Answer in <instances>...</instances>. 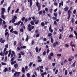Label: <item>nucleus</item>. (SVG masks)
Wrapping results in <instances>:
<instances>
[{
	"label": "nucleus",
	"instance_id": "obj_54",
	"mask_svg": "<svg viewBox=\"0 0 77 77\" xmlns=\"http://www.w3.org/2000/svg\"><path fill=\"white\" fill-rule=\"evenodd\" d=\"M52 35V34L51 33H50L49 34H48V37H50Z\"/></svg>",
	"mask_w": 77,
	"mask_h": 77
},
{
	"label": "nucleus",
	"instance_id": "obj_22",
	"mask_svg": "<svg viewBox=\"0 0 77 77\" xmlns=\"http://www.w3.org/2000/svg\"><path fill=\"white\" fill-rule=\"evenodd\" d=\"M26 48V46H23V47L21 46L20 47V48H21L22 49V48H23V49H24L25 48Z\"/></svg>",
	"mask_w": 77,
	"mask_h": 77
},
{
	"label": "nucleus",
	"instance_id": "obj_13",
	"mask_svg": "<svg viewBox=\"0 0 77 77\" xmlns=\"http://www.w3.org/2000/svg\"><path fill=\"white\" fill-rule=\"evenodd\" d=\"M75 21L74 20V18H72L71 20V22L72 24H73V23H74V22Z\"/></svg>",
	"mask_w": 77,
	"mask_h": 77
},
{
	"label": "nucleus",
	"instance_id": "obj_37",
	"mask_svg": "<svg viewBox=\"0 0 77 77\" xmlns=\"http://www.w3.org/2000/svg\"><path fill=\"white\" fill-rule=\"evenodd\" d=\"M54 15L55 17H57V14H56L55 13L54 14Z\"/></svg>",
	"mask_w": 77,
	"mask_h": 77
},
{
	"label": "nucleus",
	"instance_id": "obj_1",
	"mask_svg": "<svg viewBox=\"0 0 77 77\" xmlns=\"http://www.w3.org/2000/svg\"><path fill=\"white\" fill-rule=\"evenodd\" d=\"M34 27V26H32L30 24H29L28 25V30H29V32H31L32 31V29H33Z\"/></svg>",
	"mask_w": 77,
	"mask_h": 77
},
{
	"label": "nucleus",
	"instance_id": "obj_52",
	"mask_svg": "<svg viewBox=\"0 0 77 77\" xmlns=\"http://www.w3.org/2000/svg\"><path fill=\"white\" fill-rule=\"evenodd\" d=\"M61 38H62V34H60V37L59 38L60 39H61Z\"/></svg>",
	"mask_w": 77,
	"mask_h": 77
},
{
	"label": "nucleus",
	"instance_id": "obj_50",
	"mask_svg": "<svg viewBox=\"0 0 77 77\" xmlns=\"http://www.w3.org/2000/svg\"><path fill=\"white\" fill-rule=\"evenodd\" d=\"M6 6H7V3H5L3 5V7H5Z\"/></svg>",
	"mask_w": 77,
	"mask_h": 77
},
{
	"label": "nucleus",
	"instance_id": "obj_43",
	"mask_svg": "<svg viewBox=\"0 0 77 77\" xmlns=\"http://www.w3.org/2000/svg\"><path fill=\"white\" fill-rule=\"evenodd\" d=\"M17 18V17L16 16H14V18H13V19L14 20H16Z\"/></svg>",
	"mask_w": 77,
	"mask_h": 77
},
{
	"label": "nucleus",
	"instance_id": "obj_17",
	"mask_svg": "<svg viewBox=\"0 0 77 77\" xmlns=\"http://www.w3.org/2000/svg\"><path fill=\"white\" fill-rule=\"evenodd\" d=\"M4 71L5 72H6V71H8L9 70L8 69V68L6 67L5 68Z\"/></svg>",
	"mask_w": 77,
	"mask_h": 77
},
{
	"label": "nucleus",
	"instance_id": "obj_59",
	"mask_svg": "<svg viewBox=\"0 0 77 77\" xmlns=\"http://www.w3.org/2000/svg\"><path fill=\"white\" fill-rule=\"evenodd\" d=\"M5 47H6V48H8V44H7L5 46Z\"/></svg>",
	"mask_w": 77,
	"mask_h": 77
},
{
	"label": "nucleus",
	"instance_id": "obj_19",
	"mask_svg": "<svg viewBox=\"0 0 77 77\" xmlns=\"http://www.w3.org/2000/svg\"><path fill=\"white\" fill-rule=\"evenodd\" d=\"M29 40V36L28 35H26V41H28Z\"/></svg>",
	"mask_w": 77,
	"mask_h": 77
},
{
	"label": "nucleus",
	"instance_id": "obj_57",
	"mask_svg": "<svg viewBox=\"0 0 77 77\" xmlns=\"http://www.w3.org/2000/svg\"><path fill=\"white\" fill-rule=\"evenodd\" d=\"M54 55V54H53V53H51V54H50V56H53Z\"/></svg>",
	"mask_w": 77,
	"mask_h": 77
},
{
	"label": "nucleus",
	"instance_id": "obj_61",
	"mask_svg": "<svg viewBox=\"0 0 77 77\" xmlns=\"http://www.w3.org/2000/svg\"><path fill=\"white\" fill-rule=\"evenodd\" d=\"M17 72V76H19L20 75V72Z\"/></svg>",
	"mask_w": 77,
	"mask_h": 77
},
{
	"label": "nucleus",
	"instance_id": "obj_11",
	"mask_svg": "<svg viewBox=\"0 0 77 77\" xmlns=\"http://www.w3.org/2000/svg\"><path fill=\"white\" fill-rule=\"evenodd\" d=\"M71 13H68V15L69 16L67 17V19L68 20H69V18H70V17H71Z\"/></svg>",
	"mask_w": 77,
	"mask_h": 77
},
{
	"label": "nucleus",
	"instance_id": "obj_36",
	"mask_svg": "<svg viewBox=\"0 0 77 77\" xmlns=\"http://www.w3.org/2000/svg\"><path fill=\"white\" fill-rule=\"evenodd\" d=\"M18 55H19V56L18 57V58L19 59H20V58H21V55L19 53Z\"/></svg>",
	"mask_w": 77,
	"mask_h": 77
},
{
	"label": "nucleus",
	"instance_id": "obj_21",
	"mask_svg": "<svg viewBox=\"0 0 77 77\" xmlns=\"http://www.w3.org/2000/svg\"><path fill=\"white\" fill-rule=\"evenodd\" d=\"M22 72H23V73H24V72H25V69H24V68L22 67Z\"/></svg>",
	"mask_w": 77,
	"mask_h": 77
},
{
	"label": "nucleus",
	"instance_id": "obj_39",
	"mask_svg": "<svg viewBox=\"0 0 77 77\" xmlns=\"http://www.w3.org/2000/svg\"><path fill=\"white\" fill-rule=\"evenodd\" d=\"M67 73H68V71H67V70H66L65 71V75H67Z\"/></svg>",
	"mask_w": 77,
	"mask_h": 77
},
{
	"label": "nucleus",
	"instance_id": "obj_20",
	"mask_svg": "<svg viewBox=\"0 0 77 77\" xmlns=\"http://www.w3.org/2000/svg\"><path fill=\"white\" fill-rule=\"evenodd\" d=\"M15 21V20L13 18L11 20V22L12 23H14Z\"/></svg>",
	"mask_w": 77,
	"mask_h": 77
},
{
	"label": "nucleus",
	"instance_id": "obj_5",
	"mask_svg": "<svg viewBox=\"0 0 77 77\" xmlns=\"http://www.w3.org/2000/svg\"><path fill=\"white\" fill-rule=\"evenodd\" d=\"M69 9V7L67 6H66L65 8H64V11L65 12H67Z\"/></svg>",
	"mask_w": 77,
	"mask_h": 77
},
{
	"label": "nucleus",
	"instance_id": "obj_58",
	"mask_svg": "<svg viewBox=\"0 0 77 77\" xmlns=\"http://www.w3.org/2000/svg\"><path fill=\"white\" fill-rule=\"evenodd\" d=\"M25 17H23L22 18V21H24V20H25Z\"/></svg>",
	"mask_w": 77,
	"mask_h": 77
},
{
	"label": "nucleus",
	"instance_id": "obj_41",
	"mask_svg": "<svg viewBox=\"0 0 77 77\" xmlns=\"http://www.w3.org/2000/svg\"><path fill=\"white\" fill-rule=\"evenodd\" d=\"M76 13V10L75 9H74L73 11V14H75Z\"/></svg>",
	"mask_w": 77,
	"mask_h": 77
},
{
	"label": "nucleus",
	"instance_id": "obj_23",
	"mask_svg": "<svg viewBox=\"0 0 77 77\" xmlns=\"http://www.w3.org/2000/svg\"><path fill=\"white\" fill-rule=\"evenodd\" d=\"M48 59H49V60H51V56L50 55H49L48 56Z\"/></svg>",
	"mask_w": 77,
	"mask_h": 77
},
{
	"label": "nucleus",
	"instance_id": "obj_44",
	"mask_svg": "<svg viewBox=\"0 0 77 77\" xmlns=\"http://www.w3.org/2000/svg\"><path fill=\"white\" fill-rule=\"evenodd\" d=\"M30 74L29 73H28L27 74V77H30Z\"/></svg>",
	"mask_w": 77,
	"mask_h": 77
},
{
	"label": "nucleus",
	"instance_id": "obj_15",
	"mask_svg": "<svg viewBox=\"0 0 77 77\" xmlns=\"http://www.w3.org/2000/svg\"><path fill=\"white\" fill-rule=\"evenodd\" d=\"M12 33H14L15 35H18V32L16 31H13L12 32Z\"/></svg>",
	"mask_w": 77,
	"mask_h": 77
},
{
	"label": "nucleus",
	"instance_id": "obj_40",
	"mask_svg": "<svg viewBox=\"0 0 77 77\" xmlns=\"http://www.w3.org/2000/svg\"><path fill=\"white\" fill-rule=\"evenodd\" d=\"M21 23V21L18 22L17 23V26H19V25Z\"/></svg>",
	"mask_w": 77,
	"mask_h": 77
},
{
	"label": "nucleus",
	"instance_id": "obj_47",
	"mask_svg": "<svg viewBox=\"0 0 77 77\" xmlns=\"http://www.w3.org/2000/svg\"><path fill=\"white\" fill-rule=\"evenodd\" d=\"M39 36H40V34H37L36 35V37L38 38V37H39Z\"/></svg>",
	"mask_w": 77,
	"mask_h": 77
},
{
	"label": "nucleus",
	"instance_id": "obj_53",
	"mask_svg": "<svg viewBox=\"0 0 77 77\" xmlns=\"http://www.w3.org/2000/svg\"><path fill=\"white\" fill-rule=\"evenodd\" d=\"M46 54V52L45 51H44L43 53V56H44V55H45Z\"/></svg>",
	"mask_w": 77,
	"mask_h": 77
},
{
	"label": "nucleus",
	"instance_id": "obj_35",
	"mask_svg": "<svg viewBox=\"0 0 77 77\" xmlns=\"http://www.w3.org/2000/svg\"><path fill=\"white\" fill-rule=\"evenodd\" d=\"M57 18V17H52V19L53 20H56Z\"/></svg>",
	"mask_w": 77,
	"mask_h": 77
},
{
	"label": "nucleus",
	"instance_id": "obj_31",
	"mask_svg": "<svg viewBox=\"0 0 77 77\" xmlns=\"http://www.w3.org/2000/svg\"><path fill=\"white\" fill-rule=\"evenodd\" d=\"M32 64H33L32 62H30V64H29V66L30 67H31L32 66Z\"/></svg>",
	"mask_w": 77,
	"mask_h": 77
},
{
	"label": "nucleus",
	"instance_id": "obj_33",
	"mask_svg": "<svg viewBox=\"0 0 77 77\" xmlns=\"http://www.w3.org/2000/svg\"><path fill=\"white\" fill-rule=\"evenodd\" d=\"M10 9H11V7H9L8 8V12L9 13V11H10Z\"/></svg>",
	"mask_w": 77,
	"mask_h": 77
},
{
	"label": "nucleus",
	"instance_id": "obj_63",
	"mask_svg": "<svg viewBox=\"0 0 77 77\" xmlns=\"http://www.w3.org/2000/svg\"><path fill=\"white\" fill-rule=\"evenodd\" d=\"M38 62H42V59H40V60H38Z\"/></svg>",
	"mask_w": 77,
	"mask_h": 77
},
{
	"label": "nucleus",
	"instance_id": "obj_55",
	"mask_svg": "<svg viewBox=\"0 0 77 77\" xmlns=\"http://www.w3.org/2000/svg\"><path fill=\"white\" fill-rule=\"evenodd\" d=\"M38 29H36L35 31V33H38Z\"/></svg>",
	"mask_w": 77,
	"mask_h": 77
},
{
	"label": "nucleus",
	"instance_id": "obj_64",
	"mask_svg": "<svg viewBox=\"0 0 77 77\" xmlns=\"http://www.w3.org/2000/svg\"><path fill=\"white\" fill-rule=\"evenodd\" d=\"M20 54H21V55H24V53L23 52H20Z\"/></svg>",
	"mask_w": 77,
	"mask_h": 77
},
{
	"label": "nucleus",
	"instance_id": "obj_6",
	"mask_svg": "<svg viewBox=\"0 0 77 77\" xmlns=\"http://www.w3.org/2000/svg\"><path fill=\"white\" fill-rule=\"evenodd\" d=\"M47 72H44L42 73L41 74V76L42 77H44V75H47Z\"/></svg>",
	"mask_w": 77,
	"mask_h": 77
},
{
	"label": "nucleus",
	"instance_id": "obj_9",
	"mask_svg": "<svg viewBox=\"0 0 77 77\" xmlns=\"http://www.w3.org/2000/svg\"><path fill=\"white\" fill-rule=\"evenodd\" d=\"M27 1L28 3L30 2L29 3L30 4V6H32V0H28Z\"/></svg>",
	"mask_w": 77,
	"mask_h": 77
},
{
	"label": "nucleus",
	"instance_id": "obj_51",
	"mask_svg": "<svg viewBox=\"0 0 77 77\" xmlns=\"http://www.w3.org/2000/svg\"><path fill=\"white\" fill-rule=\"evenodd\" d=\"M49 52H50V50L48 49L47 50V51L46 52L47 54H48V53H49Z\"/></svg>",
	"mask_w": 77,
	"mask_h": 77
},
{
	"label": "nucleus",
	"instance_id": "obj_26",
	"mask_svg": "<svg viewBox=\"0 0 77 77\" xmlns=\"http://www.w3.org/2000/svg\"><path fill=\"white\" fill-rule=\"evenodd\" d=\"M41 25L42 26H45V23L44 22H42L41 23Z\"/></svg>",
	"mask_w": 77,
	"mask_h": 77
},
{
	"label": "nucleus",
	"instance_id": "obj_48",
	"mask_svg": "<svg viewBox=\"0 0 77 77\" xmlns=\"http://www.w3.org/2000/svg\"><path fill=\"white\" fill-rule=\"evenodd\" d=\"M19 11V9L17 8L16 11H15V13H18V12Z\"/></svg>",
	"mask_w": 77,
	"mask_h": 77
},
{
	"label": "nucleus",
	"instance_id": "obj_2",
	"mask_svg": "<svg viewBox=\"0 0 77 77\" xmlns=\"http://www.w3.org/2000/svg\"><path fill=\"white\" fill-rule=\"evenodd\" d=\"M39 3L38 2V1H37V2L36 3V6L38 7V11H40V10H41V5H39Z\"/></svg>",
	"mask_w": 77,
	"mask_h": 77
},
{
	"label": "nucleus",
	"instance_id": "obj_45",
	"mask_svg": "<svg viewBox=\"0 0 77 77\" xmlns=\"http://www.w3.org/2000/svg\"><path fill=\"white\" fill-rule=\"evenodd\" d=\"M20 32H24V29H20Z\"/></svg>",
	"mask_w": 77,
	"mask_h": 77
},
{
	"label": "nucleus",
	"instance_id": "obj_18",
	"mask_svg": "<svg viewBox=\"0 0 77 77\" xmlns=\"http://www.w3.org/2000/svg\"><path fill=\"white\" fill-rule=\"evenodd\" d=\"M30 24H31V25H32V26H33V25H34L35 24V23L33 21H31L30 22Z\"/></svg>",
	"mask_w": 77,
	"mask_h": 77
},
{
	"label": "nucleus",
	"instance_id": "obj_34",
	"mask_svg": "<svg viewBox=\"0 0 77 77\" xmlns=\"http://www.w3.org/2000/svg\"><path fill=\"white\" fill-rule=\"evenodd\" d=\"M1 17L4 20L5 19V17L2 14V15Z\"/></svg>",
	"mask_w": 77,
	"mask_h": 77
},
{
	"label": "nucleus",
	"instance_id": "obj_25",
	"mask_svg": "<svg viewBox=\"0 0 77 77\" xmlns=\"http://www.w3.org/2000/svg\"><path fill=\"white\" fill-rule=\"evenodd\" d=\"M39 20H38L37 21H36L35 23V24H38V23H39Z\"/></svg>",
	"mask_w": 77,
	"mask_h": 77
},
{
	"label": "nucleus",
	"instance_id": "obj_4",
	"mask_svg": "<svg viewBox=\"0 0 77 77\" xmlns=\"http://www.w3.org/2000/svg\"><path fill=\"white\" fill-rule=\"evenodd\" d=\"M58 44L59 43L58 42H55L53 43V47H54V48H55L56 47V45H58Z\"/></svg>",
	"mask_w": 77,
	"mask_h": 77
},
{
	"label": "nucleus",
	"instance_id": "obj_12",
	"mask_svg": "<svg viewBox=\"0 0 77 77\" xmlns=\"http://www.w3.org/2000/svg\"><path fill=\"white\" fill-rule=\"evenodd\" d=\"M73 33H74L75 35L76 36H75V38L76 39H77V32H76V31H74L73 32Z\"/></svg>",
	"mask_w": 77,
	"mask_h": 77
},
{
	"label": "nucleus",
	"instance_id": "obj_38",
	"mask_svg": "<svg viewBox=\"0 0 77 77\" xmlns=\"http://www.w3.org/2000/svg\"><path fill=\"white\" fill-rule=\"evenodd\" d=\"M54 25H57V22H56V20H55L54 21Z\"/></svg>",
	"mask_w": 77,
	"mask_h": 77
},
{
	"label": "nucleus",
	"instance_id": "obj_24",
	"mask_svg": "<svg viewBox=\"0 0 77 77\" xmlns=\"http://www.w3.org/2000/svg\"><path fill=\"white\" fill-rule=\"evenodd\" d=\"M0 56H4V54H3V52H2V51L0 53Z\"/></svg>",
	"mask_w": 77,
	"mask_h": 77
},
{
	"label": "nucleus",
	"instance_id": "obj_56",
	"mask_svg": "<svg viewBox=\"0 0 77 77\" xmlns=\"http://www.w3.org/2000/svg\"><path fill=\"white\" fill-rule=\"evenodd\" d=\"M14 45H17V42L14 41Z\"/></svg>",
	"mask_w": 77,
	"mask_h": 77
},
{
	"label": "nucleus",
	"instance_id": "obj_32",
	"mask_svg": "<svg viewBox=\"0 0 77 77\" xmlns=\"http://www.w3.org/2000/svg\"><path fill=\"white\" fill-rule=\"evenodd\" d=\"M14 68H17V66H18V64L17 63H16V64H14Z\"/></svg>",
	"mask_w": 77,
	"mask_h": 77
},
{
	"label": "nucleus",
	"instance_id": "obj_16",
	"mask_svg": "<svg viewBox=\"0 0 77 77\" xmlns=\"http://www.w3.org/2000/svg\"><path fill=\"white\" fill-rule=\"evenodd\" d=\"M61 5H61H62V6H63V1H61V2H60L59 3V5Z\"/></svg>",
	"mask_w": 77,
	"mask_h": 77
},
{
	"label": "nucleus",
	"instance_id": "obj_10",
	"mask_svg": "<svg viewBox=\"0 0 77 77\" xmlns=\"http://www.w3.org/2000/svg\"><path fill=\"white\" fill-rule=\"evenodd\" d=\"M72 9V7H70V9L68 11V13H70V14H71L72 13V12L71 11Z\"/></svg>",
	"mask_w": 77,
	"mask_h": 77
},
{
	"label": "nucleus",
	"instance_id": "obj_8",
	"mask_svg": "<svg viewBox=\"0 0 77 77\" xmlns=\"http://www.w3.org/2000/svg\"><path fill=\"white\" fill-rule=\"evenodd\" d=\"M12 51H11V49H10L9 51H8V57H10V56H11V52Z\"/></svg>",
	"mask_w": 77,
	"mask_h": 77
},
{
	"label": "nucleus",
	"instance_id": "obj_29",
	"mask_svg": "<svg viewBox=\"0 0 77 77\" xmlns=\"http://www.w3.org/2000/svg\"><path fill=\"white\" fill-rule=\"evenodd\" d=\"M57 57H60V56H62V54H58L57 55Z\"/></svg>",
	"mask_w": 77,
	"mask_h": 77
},
{
	"label": "nucleus",
	"instance_id": "obj_49",
	"mask_svg": "<svg viewBox=\"0 0 77 77\" xmlns=\"http://www.w3.org/2000/svg\"><path fill=\"white\" fill-rule=\"evenodd\" d=\"M51 29V25H50L49 28V30H50Z\"/></svg>",
	"mask_w": 77,
	"mask_h": 77
},
{
	"label": "nucleus",
	"instance_id": "obj_3",
	"mask_svg": "<svg viewBox=\"0 0 77 77\" xmlns=\"http://www.w3.org/2000/svg\"><path fill=\"white\" fill-rule=\"evenodd\" d=\"M2 10V12H1V14L2 15H4V13L6 11V10H5V8H2L1 9Z\"/></svg>",
	"mask_w": 77,
	"mask_h": 77
},
{
	"label": "nucleus",
	"instance_id": "obj_62",
	"mask_svg": "<svg viewBox=\"0 0 77 77\" xmlns=\"http://www.w3.org/2000/svg\"><path fill=\"white\" fill-rule=\"evenodd\" d=\"M8 34H9V33L8 32H7L5 33V36H6L7 35H8Z\"/></svg>",
	"mask_w": 77,
	"mask_h": 77
},
{
	"label": "nucleus",
	"instance_id": "obj_42",
	"mask_svg": "<svg viewBox=\"0 0 77 77\" xmlns=\"http://www.w3.org/2000/svg\"><path fill=\"white\" fill-rule=\"evenodd\" d=\"M23 23H23V22H21V23L20 24V27H21L22 26V25H23V26H24V24H23Z\"/></svg>",
	"mask_w": 77,
	"mask_h": 77
},
{
	"label": "nucleus",
	"instance_id": "obj_28",
	"mask_svg": "<svg viewBox=\"0 0 77 77\" xmlns=\"http://www.w3.org/2000/svg\"><path fill=\"white\" fill-rule=\"evenodd\" d=\"M39 67L40 68V69H43L44 68V66H39Z\"/></svg>",
	"mask_w": 77,
	"mask_h": 77
},
{
	"label": "nucleus",
	"instance_id": "obj_14",
	"mask_svg": "<svg viewBox=\"0 0 77 77\" xmlns=\"http://www.w3.org/2000/svg\"><path fill=\"white\" fill-rule=\"evenodd\" d=\"M51 43H53L54 42L53 39V36H51Z\"/></svg>",
	"mask_w": 77,
	"mask_h": 77
},
{
	"label": "nucleus",
	"instance_id": "obj_30",
	"mask_svg": "<svg viewBox=\"0 0 77 77\" xmlns=\"http://www.w3.org/2000/svg\"><path fill=\"white\" fill-rule=\"evenodd\" d=\"M42 14V11H41L38 12V14L39 15H41Z\"/></svg>",
	"mask_w": 77,
	"mask_h": 77
},
{
	"label": "nucleus",
	"instance_id": "obj_60",
	"mask_svg": "<svg viewBox=\"0 0 77 77\" xmlns=\"http://www.w3.org/2000/svg\"><path fill=\"white\" fill-rule=\"evenodd\" d=\"M69 38H72V37H73V35H72L71 34L69 36Z\"/></svg>",
	"mask_w": 77,
	"mask_h": 77
},
{
	"label": "nucleus",
	"instance_id": "obj_27",
	"mask_svg": "<svg viewBox=\"0 0 77 77\" xmlns=\"http://www.w3.org/2000/svg\"><path fill=\"white\" fill-rule=\"evenodd\" d=\"M35 51L36 52H38V47H36V48H35Z\"/></svg>",
	"mask_w": 77,
	"mask_h": 77
},
{
	"label": "nucleus",
	"instance_id": "obj_46",
	"mask_svg": "<svg viewBox=\"0 0 77 77\" xmlns=\"http://www.w3.org/2000/svg\"><path fill=\"white\" fill-rule=\"evenodd\" d=\"M75 62L73 63L72 65V66L73 67H74L75 66Z\"/></svg>",
	"mask_w": 77,
	"mask_h": 77
},
{
	"label": "nucleus",
	"instance_id": "obj_7",
	"mask_svg": "<svg viewBox=\"0 0 77 77\" xmlns=\"http://www.w3.org/2000/svg\"><path fill=\"white\" fill-rule=\"evenodd\" d=\"M5 42V40H3V38H1L0 39V42H1L2 44H3Z\"/></svg>",
	"mask_w": 77,
	"mask_h": 77
}]
</instances>
